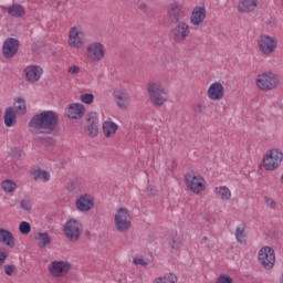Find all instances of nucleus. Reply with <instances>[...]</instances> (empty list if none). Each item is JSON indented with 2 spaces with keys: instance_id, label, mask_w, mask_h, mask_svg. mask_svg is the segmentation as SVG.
I'll use <instances>...</instances> for the list:
<instances>
[{
  "instance_id": "1",
  "label": "nucleus",
  "mask_w": 283,
  "mask_h": 283,
  "mask_svg": "<svg viewBox=\"0 0 283 283\" xmlns=\"http://www.w3.org/2000/svg\"><path fill=\"white\" fill-rule=\"evenodd\" d=\"M59 123V115L53 111H44L30 120L32 132L38 134H52L56 129Z\"/></svg>"
},
{
  "instance_id": "2",
  "label": "nucleus",
  "mask_w": 283,
  "mask_h": 283,
  "mask_svg": "<svg viewBox=\"0 0 283 283\" xmlns=\"http://www.w3.org/2000/svg\"><path fill=\"white\" fill-rule=\"evenodd\" d=\"M146 91L153 107H163L169 102V92L160 81L151 80L146 84Z\"/></svg>"
},
{
  "instance_id": "3",
  "label": "nucleus",
  "mask_w": 283,
  "mask_h": 283,
  "mask_svg": "<svg viewBox=\"0 0 283 283\" xmlns=\"http://www.w3.org/2000/svg\"><path fill=\"white\" fill-rule=\"evenodd\" d=\"M283 150L282 148H270L263 154L262 167L265 171H275L282 167Z\"/></svg>"
},
{
  "instance_id": "4",
  "label": "nucleus",
  "mask_w": 283,
  "mask_h": 283,
  "mask_svg": "<svg viewBox=\"0 0 283 283\" xmlns=\"http://www.w3.org/2000/svg\"><path fill=\"white\" fill-rule=\"evenodd\" d=\"M105 56H107V48L102 42H91L86 45L85 59L91 65L105 61Z\"/></svg>"
},
{
  "instance_id": "5",
  "label": "nucleus",
  "mask_w": 283,
  "mask_h": 283,
  "mask_svg": "<svg viewBox=\"0 0 283 283\" xmlns=\"http://www.w3.org/2000/svg\"><path fill=\"white\" fill-rule=\"evenodd\" d=\"M185 185L195 196H200L203 191H207V179L199 172H188L185 175Z\"/></svg>"
},
{
  "instance_id": "6",
  "label": "nucleus",
  "mask_w": 283,
  "mask_h": 283,
  "mask_svg": "<svg viewBox=\"0 0 283 283\" xmlns=\"http://www.w3.org/2000/svg\"><path fill=\"white\" fill-rule=\"evenodd\" d=\"M132 212L127 208H119L116 210L113 222L118 233H127L132 229Z\"/></svg>"
},
{
  "instance_id": "7",
  "label": "nucleus",
  "mask_w": 283,
  "mask_h": 283,
  "mask_svg": "<svg viewBox=\"0 0 283 283\" xmlns=\"http://www.w3.org/2000/svg\"><path fill=\"white\" fill-rule=\"evenodd\" d=\"M256 48L263 56H271L277 50V39L273 35L261 34L256 39Z\"/></svg>"
},
{
  "instance_id": "8",
  "label": "nucleus",
  "mask_w": 283,
  "mask_h": 283,
  "mask_svg": "<svg viewBox=\"0 0 283 283\" xmlns=\"http://www.w3.org/2000/svg\"><path fill=\"white\" fill-rule=\"evenodd\" d=\"M280 85V77L275 73L266 72L258 76L256 86L263 92H271Z\"/></svg>"
},
{
  "instance_id": "9",
  "label": "nucleus",
  "mask_w": 283,
  "mask_h": 283,
  "mask_svg": "<svg viewBox=\"0 0 283 283\" xmlns=\"http://www.w3.org/2000/svg\"><path fill=\"white\" fill-rule=\"evenodd\" d=\"M69 46L72 50H81L85 45V32L83 27L74 25L69 30Z\"/></svg>"
},
{
  "instance_id": "10",
  "label": "nucleus",
  "mask_w": 283,
  "mask_h": 283,
  "mask_svg": "<svg viewBox=\"0 0 283 283\" xmlns=\"http://www.w3.org/2000/svg\"><path fill=\"white\" fill-rule=\"evenodd\" d=\"M191 34V28L185 21L178 22L171 30L170 36L175 43H185Z\"/></svg>"
},
{
  "instance_id": "11",
  "label": "nucleus",
  "mask_w": 283,
  "mask_h": 283,
  "mask_svg": "<svg viewBox=\"0 0 283 283\" xmlns=\"http://www.w3.org/2000/svg\"><path fill=\"white\" fill-rule=\"evenodd\" d=\"M63 231L70 242H76L83 233V223L76 219H71L65 223Z\"/></svg>"
},
{
  "instance_id": "12",
  "label": "nucleus",
  "mask_w": 283,
  "mask_h": 283,
  "mask_svg": "<svg viewBox=\"0 0 283 283\" xmlns=\"http://www.w3.org/2000/svg\"><path fill=\"white\" fill-rule=\"evenodd\" d=\"M70 271H72L70 261L55 260L49 264V273L53 277H65Z\"/></svg>"
},
{
  "instance_id": "13",
  "label": "nucleus",
  "mask_w": 283,
  "mask_h": 283,
  "mask_svg": "<svg viewBox=\"0 0 283 283\" xmlns=\"http://www.w3.org/2000/svg\"><path fill=\"white\" fill-rule=\"evenodd\" d=\"M258 261L263 269H273L275 266V250L271 247H263L259 250Z\"/></svg>"
},
{
  "instance_id": "14",
  "label": "nucleus",
  "mask_w": 283,
  "mask_h": 283,
  "mask_svg": "<svg viewBox=\"0 0 283 283\" xmlns=\"http://www.w3.org/2000/svg\"><path fill=\"white\" fill-rule=\"evenodd\" d=\"M205 21H207V7L205 4L195 6L190 13V23L192 28H202Z\"/></svg>"
},
{
  "instance_id": "15",
  "label": "nucleus",
  "mask_w": 283,
  "mask_h": 283,
  "mask_svg": "<svg viewBox=\"0 0 283 283\" xmlns=\"http://www.w3.org/2000/svg\"><path fill=\"white\" fill-rule=\"evenodd\" d=\"M227 94L224 90V84L221 82H213L208 86L207 96L209 101L213 103H218V101H222Z\"/></svg>"
},
{
  "instance_id": "16",
  "label": "nucleus",
  "mask_w": 283,
  "mask_h": 283,
  "mask_svg": "<svg viewBox=\"0 0 283 283\" xmlns=\"http://www.w3.org/2000/svg\"><path fill=\"white\" fill-rule=\"evenodd\" d=\"M76 209L81 211V213H87V211H92L94 209V196L90 193L81 195L75 201Z\"/></svg>"
},
{
  "instance_id": "17",
  "label": "nucleus",
  "mask_w": 283,
  "mask_h": 283,
  "mask_svg": "<svg viewBox=\"0 0 283 283\" xmlns=\"http://www.w3.org/2000/svg\"><path fill=\"white\" fill-rule=\"evenodd\" d=\"M113 96L115 98V103L118 109H129V105H132V98L129 94L126 93L123 88L114 90Z\"/></svg>"
},
{
  "instance_id": "18",
  "label": "nucleus",
  "mask_w": 283,
  "mask_h": 283,
  "mask_svg": "<svg viewBox=\"0 0 283 283\" xmlns=\"http://www.w3.org/2000/svg\"><path fill=\"white\" fill-rule=\"evenodd\" d=\"M85 105L82 103H71L65 108V115L73 120H78L85 116Z\"/></svg>"
},
{
  "instance_id": "19",
  "label": "nucleus",
  "mask_w": 283,
  "mask_h": 283,
  "mask_svg": "<svg viewBox=\"0 0 283 283\" xmlns=\"http://www.w3.org/2000/svg\"><path fill=\"white\" fill-rule=\"evenodd\" d=\"M23 74L28 83H36L43 76V69L38 65H30L24 69Z\"/></svg>"
},
{
  "instance_id": "20",
  "label": "nucleus",
  "mask_w": 283,
  "mask_h": 283,
  "mask_svg": "<svg viewBox=\"0 0 283 283\" xmlns=\"http://www.w3.org/2000/svg\"><path fill=\"white\" fill-rule=\"evenodd\" d=\"M19 52V40L9 38L4 41L2 53L4 59H12Z\"/></svg>"
},
{
  "instance_id": "21",
  "label": "nucleus",
  "mask_w": 283,
  "mask_h": 283,
  "mask_svg": "<svg viewBox=\"0 0 283 283\" xmlns=\"http://www.w3.org/2000/svg\"><path fill=\"white\" fill-rule=\"evenodd\" d=\"M0 243L9 247V249H14L17 247V240L14 234L10 230L0 228Z\"/></svg>"
},
{
  "instance_id": "22",
  "label": "nucleus",
  "mask_w": 283,
  "mask_h": 283,
  "mask_svg": "<svg viewBox=\"0 0 283 283\" xmlns=\"http://www.w3.org/2000/svg\"><path fill=\"white\" fill-rule=\"evenodd\" d=\"M258 8V0H239L237 9L241 14H249Z\"/></svg>"
},
{
  "instance_id": "23",
  "label": "nucleus",
  "mask_w": 283,
  "mask_h": 283,
  "mask_svg": "<svg viewBox=\"0 0 283 283\" xmlns=\"http://www.w3.org/2000/svg\"><path fill=\"white\" fill-rule=\"evenodd\" d=\"M213 193L218 200H221L222 202H229L231 200L233 193L231 192V189L227 186H217L213 189Z\"/></svg>"
},
{
  "instance_id": "24",
  "label": "nucleus",
  "mask_w": 283,
  "mask_h": 283,
  "mask_svg": "<svg viewBox=\"0 0 283 283\" xmlns=\"http://www.w3.org/2000/svg\"><path fill=\"white\" fill-rule=\"evenodd\" d=\"M116 132H118V124L114 120L108 118L103 123V134L105 138H113V136H116Z\"/></svg>"
},
{
  "instance_id": "25",
  "label": "nucleus",
  "mask_w": 283,
  "mask_h": 283,
  "mask_svg": "<svg viewBox=\"0 0 283 283\" xmlns=\"http://www.w3.org/2000/svg\"><path fill=\"white\" fill-rule=\"evenodd\" d=\"M34 240L39 249H46L50 244H52V237L48 232H36L34 234Z\"/></svg>"
},
{
  "instance_id": "26",
  "label": "nucleus",
  "mask_w": 283,
  "mask_h": 283,
  "mask_svg": "<svg viewBox=\"0 0 283 283\" xmlns=\"http://www.w3.org/2000/svg\"><path fill=\"white\" fill-rule=\"evenodd\" d=\"M0 189H2L6 196H14V192L19 189V185L12 179H4L0 184Z\"/></svg>"
},
{
  "instance_id": "27",
  "label": "nucleus",
  "mask_w": 283,
  "mask_h": 283,
  "mask_svg": "<svg viewBox=\"0 0 283 283\" xmlns=\"http://www.w3.org/2000/svg\"><path fill=\"white\" fill-rule=\"evenodd\" d=\"M4 125L6 127H14V125H17V111H14V108L9 107L6 109Z\"/></svg>"
},
{
  "instance_id": "28",
  "label": "nucleus",
  "mask_w": 283,
  "mask_h": 283,
  "mask_svg": "<svg viewBox=\"0 0 283 283\" xmlns=\"http://www.w3.org/2000/svg\"><path fill=\"white\" fill-rule=\"evenodd\" d=\"M85 132L92 138L98 136V118L96 117L88 118V123Z\"/></svg>"
},
{
  "instance_id": "29",
  "label": "nucleus",
  "mask_w": 283,
  "mask_h": 283,
  "mask_svg": "<svg viewBox=\"0 0 283 283\" xmlns=\"http://www.w3.org/2000/svg\"><path fill=\"white\" fill-rule=\"evenodd\" d=\"M4 10L10 14V17H23L25 14V8L21 4H12L10 7L4 8Z\"/></svg>"
},
{
  "instance_id": "30",
  "label": "nucleus",
  "mask_w": 283,
  "mask_h": 283,
  "mask_svg": "<svg viewBox=\"0 0 283 283\" xmlns=\"http://www.w3.org/2000/svg\"><path fill=\"white\" fill-rule=\"evenodd\" d=\"M235 240L239 244H247V226L241 223L235 229Z\"/></svg>"
},
{
  "instance_id": "31",
  "label": "nucleus",
  "mask_w": 283,
  "mask_h": 283,
  "mask_svg": "<svg viewBox=\"0 0 283 283\" xmlns=\"http://www.w3.org/2000/svg\"><path fill=\"white\" fill-rule=\"evenodd\" d=\"M153 283H178V276L174 273H166L154 279Z\"/></svg>"
},
{
  "instance_id": "32",
  "label": "nucleus",
  "mask_w": 283,
  "mask_h": 283,
  "mask_svg": "<svg viewBox=\"0 0 283 283\" xmlns=\"http://www.w3.org/2000/svg\"><path fill=\"white\" fill-rule=\"evenodd\" d=\"M83 179L75 178L71 180L67 185L69 191H72L73 193H78V191H83Z\"/></svg>"
},
{
  "instance_id": "33",
  "label": "nucleus",
  "mask_w": 283,
  "mask_h": 283,
  "mask_svg": "<svg viewBox=\"0 0 283 283\" xmlns=\"http://www.w3.org/2000/svg\"><path fill=\"white\" fill-rule=\"evenodd\" d=\"M168 244L172 251H180L182 249V237L174 234L170 238Z\"/></svg>"
},
{
  "instance_id": "34",
  "label": "nucleus",
  "mask_w": 283,
  "mask_h": 283,
  "mask_svg": "<svg viewBox=\"0 0 283 283\" xmlns=\"http://www.w3.org/2000/svg\"><path fill=\"white\" fill-rule=\"evenodd\" d=\"M32 176L34 178V180H40L41 182H49L50 180V172L45 171V170H34L32 172Z\"/></svg>"
},
{
  "instance_id": "35",
  "label": "nucleus",
  "mask_w": 283,
  "mask_h": 283,
  "mask_svg": "<svg viewBox=\"0 0 283 283\" xmlns=\"http://www.w3.org/2000/svg\"><path fill=\"white\" fill-rule=\"evenodd\" d=\"M13 106L18 114H25V112H28V107L25 106V99H23L22 97H18Z\"/></svg>"
},
{
  "instance_id": "36",
  "label": "nucleus",
  "mask_w": 283,
  "mask_h": 283,
  "mask_svg": "<svg viewBox=\"0 0 283 283\" xmlns=\"http://www.w3.org/2000/svg\"><path fill=\"white\" fill-rule=\"evenodd\" d=\"M181 10H182V4H180L179 2H172L168 7V13L170 14V17H178Z\"/></svg>"
},
{
  "instance_id": "37",
  "label": "nucleus",
  "mask_w": 283,
  "mask_h": 283,
  "mask_svg": "<svg viewBox=\"0 0 283 283\" xmlns=\"http://www.w3.org/2000/svg\"><path fill=\"white\" fill-rule=\"evenodd\" d=\"M19 231L22 235H30L32 231V226L28 221L20 222Z\"/></svg>"
},
{
  "instance_id": "38",
  "label": "nucleus",
  "mask_w": 283,
  "mask_h": 283,
  "mask_svg": "<svg viewBox=\"0 0 283 283\" xmlns=\"http://www.w3.org/2000/svg\"><path fill=\"white\" fill-rule=\"evenodd\" d=\"M80 101L84 105H92V103H94V94L83 93V94L80 95Z\"/></svg>"
},
{
  "instance_id": "39",
  "label": "nucleus",
  "mask_w": 283,
  "mask_h": 283,
  "mask_svg": "<svg viewBox=\"0 0 283 283\" xmlns=\"http://www.w3.org/2000/svg\"><path fill=\"white\" fill-rule=\"evenodd\" d=\"M20 208L22 211H32V200L24 198L20 201Z\"/></svg>"
},
{
  "instance_id": "40",
  "label": "nucleus",
  "mask_w": 283,
  "mask_h": 283,
  "mask_svg": "<svg viewBox=\"0 0 283 283\" xmlns=\"http://www.w3.org/2000/svg\"><path fill=\"white\" fill-rule=\"evenodd\" d=\"M214 283H233V277L227 273L220 274Z\"/></svg>"
},
{
  "instance_id": "41",
  "label": "nucleus",
  "mask_w": 283,
  "mask_h": 283,
  "mask_svg": "<svg viewBox=\"0 0 283 283\" xmlns=\"http://www.w3.org/2000/svg\"><path fill=\"white\" fill-rule=\"evenodd\" d=\"M66 72L70 76H78V74H81V66L72 64L67 67Z\"/></svg>"
},
{
  "instance_id": "42",
  "label": "nucleus",
  "mask_w": 283,
  "mask_h": 283,
  "mask_svg": "<svg viewBox=\"0 0 283 283\" xmlns=\"http://www.w3.org/2000/svg\"><path fill=\"white\" fill-rule=\"evenodd\" d=\"M133 264H135V266H147L149 264V261H147L143 256H135L133 259Z\"/></svg>"
},
{
  "instance_id": "43",
  "label": "nucleus",
  "mask_w": 283,
  "mask_h": 283,
  "mask_svg": "<svg viewBox=\"0 0 283 283\" xmlns=\"http://www.w3.org/2000/svg\"><path fill=\"white\" fill-rule=\"evenodd\" d=\"M6 260H8V250L0 248V266L6 263Z\"/></svg>"
},
{
  "instance_id": "44",
  "label": "nucleus",
  "mask_w": 283,
  "mask_h": 283,
  "mask_svg": "<svg viewBox=\"0 0 283 283\" xmlns=\"http://www.w3.org/2000/svg\"><path fill=\"white\" fill-rule=\"evenodd\" d=\"M193 109L195 112H198V114H202V112H205V109H207V106L203 103H197L193 105Z\"/></svg>"
},
{
  "instance_id": "45",
  "label": "nucleus",
  "mask_w": 283,
  "mask_h": 283,
  "mask_svg": "<svg viewBox=\"0 0 283 283\" xmlns=\"http://www.w3.org/2000/svg\"><path fill=\"white\" fill-rule=\"evenodd\" d=\"M265 205L270 207V209H275V207H277V203L275 202V200L269 197L265 198Z\"/></svg>"
},
{
  "instance_id": "46",
  "label": "nucleus",
  "mask_w": 283,
  "mask_h": 283,
  "mask_svg": "<svg viewBox=\"0 0 283 283\" xmlns=\"http://www.w3.org/2000/svg\"><path fill=\"white\" fill-rule=\"evenodd\" d=\"M15 266L14 265H4V273L7 275H12L15 271Z\"/></svg>"
},
{
  "instance_id": "47",
  "label": "nucleus",
  "mask_w": 283,
  "mask_h": 283,
  "mask_svg": "<svg viewBox=\"0 0 283 283\" xmlns=\"http://www.w3.org/2000/svg\"><path fill=\"white\" fill-rule=\"evenodd\" d=\"M139 8H140L142 10H145V8H147V4L143 3V4L139 6Z\"/></svg>"
}]
</instances>
